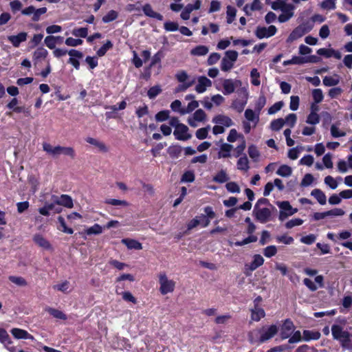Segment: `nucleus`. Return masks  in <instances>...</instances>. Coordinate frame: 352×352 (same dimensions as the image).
<instances>
[{
	"instance_id": "obj_1",
	"label": "nucleus",
	"mask_w": 352,
	"mask_h": 352,
	"mask_svg": "<svg viewBox=\"0 0 352 352\" xmlns=\"http://www.w3.org/2000/svg\"><path fill=\"white\" fill-rule=\"evenodd\" d=\"M279 327L276 324L264 325L248 333V338L252 344H261L272 339L278 332Z\"/></svg>"
},
{
	"instance_id": "obj_2",
	"label": "nucleus",
	"mask_w": 352,
	"mask_h": 352,
	"mask_svg": "<svg viewBox=\"0 0 352 352\" xmlns=\"http://www.w3.org/2000/svg\"><path fill=\"white\" fill-rule=\"evenodd\" d=\"M331 333L333 339L339 342L343 349L352 352V333L339 324H333Z\"/></svg>"
},
{
	"instance_id": "obj_3",
	"label": "nucleus",
	"mask_w": 352,
	"mask_h": 352,
	"mask_svg": "<svg viewBox=\"0 0 352 352\" xmlns=\"http://www.w3.org/2000/svg\"><path fill=\"white\" fill-rule=\"evenodd\" d=\"M42 146L43 150L54 158L58 157L61 155L68 156L71 159H74L76 157L75 150L71 146H62L60 145L54 146L45 142L43 143Z\"/></svg>"
},
{
	"instance_id": "obj_4",
	"label": "nucleus",
	"mask_w": 352,
	"mask_h": 352,
	"mask_svg": "<svg viewBox=\"0 0 352 352\" xmlns=\"http://www.w3.org/2000/svg\"><path fill=\"white\" fill-rule=\"evenodd\" d=\"M313 28V25L309 22L302 23L293 30L287 38V43H291L294 41L301 38L307 33L309 32Z\"/></svg>"
},
{
	"instance_id": "obj_5",
	"label": "nucleus",
	"mask_w": 352,
	"mask_h": 352,
	"mask_svg": "<svg viewBox=\"0 0 352 352\" xmlns=\"http://www.w3.org/2000/svg\"><path fill=\"white\" fill-rule=\"evenodd\" d=\"M158 281L160 284V292L162 295L172 293L175 287V282L169 279L165 272H160L158 274Z\"/></svg>"
},
{
	"instance_id": "obj_6",
	"label": "nucleus",
	"mask_w": 352,
	"mask_h": 352,
	"mask_svg": "<svg viewBox=\"0 0 352 352\" xmlns=\"http://www.w3.org/2000/svg\"><path fill=\"white\" fill-rule=\"evenodd\" d=\"M238 58V52L234 50H228L221 61L220 68L223 72L231 70Z\"/></svg>"
},
{
	"instance_id": "obj_7",
	"label": "nucleus",
	"mask_w": 352,
	"mask_h": 352,
	"mask_svg": "<svg viewBox=\"0 0 352 352\" xmlns=\"http://www.w3.org/2000/svg\"><path fill=\"white\" fill-rule=\"evenodd\" d=\"M263 263L264 258L261 254H254L252 257V261L244 265L243 274L246 276H252V272L263 265Z\"/></svg>"
},
{
	"instance_id": "obj_8",
	"label": "nucleus",
	"mask_w": 352,
	"mask_h": 352,
	"mask_svg": "<svg viewBox=\"0 0 352 352\" xmlns=\"http://www.w3.org/2000/svg\"><path fill=\"white\" fill-rule=\"evenodd\" d=\"M272 208H261L254 206L253 212L256 219L261 223H265L269 221L273 220Z\"/></svg>"
},
{
	"instance_id": "obj_9",
	"label": "nucleus",
	"mask_w": 352,
	"mask_h": 352,
	"mask_svg": "<svg viewBox=\"0 0 352 352\" xmlns=\"http://www.w3.org/2000/svg\"><path fill=\"white\" fill-rule=\"evenodd\" d=\"M120 226V223L116 220H111L107 224L103 226H100L98 223H95L94 226L88 228L86 230V234L87 235L91 234H101L104 230L110 228H118Z\"/></svg>"
},
{
	"instance_id": "obj_10",
	"label": "nucleus",
	"mask_w": 352,
	"mask_h": 352,
	"mask_svg": "<svg viewBox=\"0 0 352 352\" xmlns=\"http://www.w3.org/2000/svg\"><path fill=\"white\" fill-rule=\"evenodd\" d=\"M276 205L280 209L278 219L281 221L297 212V209L293 208L287 201H277Z\"/></svg>"
},
{
	"instance_id": "obj_11",
	"label": "nucleus",
	"mask_w": 352,
	"mask_h": 352,
	"mask_svg": "<svg viewBox=\"0 0 352 352\" xmlns=\"http://www.w3.org/2000/svg\"><path fill=\"white\" fill-rule=\"evenodd\" d=\"M0 342L4 344L6 349L10 352H22V346H14L8 332L3 328H0Z\"/></svg>"
},
{
	"instance_id": "obj_12",
	"label": "nucleus",
	"mask_w": 352,
	"mask_h": 352,
	"mask_svg": "<svg viewBox=\"0 0 352 352\" xmlns=\"http://www.w3.org/2000/svg\"><path fill=\"white\" fill-rule=\"evenodd\" d=\"M223 89L222 92L224 95H230L234 92L235 89L241 85V81L239 80L221 79Z\"/></svg>"
},
{
	"instance_id": "obj_13",
	"label": "nucleus",
	"mask_w": 352,
	"mask_h": 352,
	"mask_svg": "<svg viewBox=\"0 0 352 352\" xmlns=\"http://www.w3.org/2000/svg\"><path fill=\"white\" fill-rule=\"evenodd\" d=\"M277 29L274 25H270L268 28L258 26L255 31L256 36L262 39L263 38H269L276 34Z\"/></svg>"
},
{
	"instance_id": "obj_14",
	"label": "nucleus",
	"mask_w": 352,
	"mask_h": 352,
	"mask_svg": "<svg viewBox=\"0 0 352 352\" xmlns=\"http://www.w3.org/2000/svg\"><path fill=\"white\" fill-rule=\"evenodd\" d=\"M47 8L43 7L40 8H35L33 6H30L23 9V15L32 16V20L38 21L42 14H45Z\"/></svg>"
},
{
	"instance_id": "obj_15",
	"label": "nucleus",
	"mask_w": 352,
	"mask_h": 352,
	"mask_svg": "<svg viewBox=\"0 0 352 352\" xmlns=\"http://www.w3.org/2000/svg\"><path fill=\"white\" fill-rule=\"evenodd\" d=\"M294 10L295 6L292 4L283 5V7L280 10L282 13L278 17V21L280 23H285L288 21L291 18L294 16Z\"/></svg>"
},
{
	"instance_id": "obj_16",
	"label": "nucleus",
	"mask_w": 352,
	"mask_h": 352,
	"mask_svg": "<svg viewBox=\"0 0 352 352\" xmlns=\"http://www.w3.org/2000/svg\"><path fill=\"white\" fill-rule=\"evenodd\" d=\"M188 128L186 125L182 124L179 127L175 129L173 135L177 140L186 141L192 138L191 134L188 133Z\"/></svg>"
},
{
	"instance_id": "obj_17",
	"label": "nucleus",
	"mask_w": 352,
	"mask_h": 352,
	"mask_svg": "<svg viewBox=\"0 0 352 352\" xmlns=\"http://www.w3.org/2000/svg\"><path fill=\"white\" fill-rule=\"evenodd\" d=\"M52 201L56 203L60 207V206H63L67 208H72L74 206L73 200L68 195H62L60 197L52 195Z\"/></svg>"
},
{
	"instance_id": "obj_18",
	"label": "nucleus",
	"mask_w": 352,
	"mask_h": 352,
	"mask_svg": "<svg viewBox=\"0 0 352 352\" xmlns=\"http://www.w3.org/2000/svg\"><path fill=\"white\" fill-rule=\"evenodd\" d=\"M294 328V324L290 319L285 320L280 328L281 338L285 340L289 338Z\"/></svg>"
},
{
	"instance_id": "obj_19",
	"label": "nucleus",
	"mask_w": 352,
	"mask_h": 352,
	"mask_svg": "<svg viewBox=\"0 0 352 352\" xmlns=\"http://www.w3.org/2000/svg\"><path fill=\"white\" fill-rule=\"evenodd\" d=\"M61 210V208L53 201L52 203H45L43 207L39 208L40 214L44 216L50 215L51 211L59 213Z\"/></svg>"
},
{
	"instance_id": "obj_20",
	"label": "nucleus",
	"mask_w": 352,
	"mask_h": 352,
	"mask_svg": "<svg viewBox=\"0 0 352 352\" xmlns=\"http://www.w3.org/2000/svg\"><path fill=\"white\" fill-rule=\"evenodd\" d=\"M212 86V81L204 76H199L197 84L195 87V91L199 94L205 92L208 87Z\"/></svg>"
},
{
	"instance_id": "obj_21",
	"label": "nucleus",
	"mask_w": 352,
	"mask_h": 352,
	"mask_svg": "<svg viewBox=\"0 0 352 352\" xmlns=\"http://www.w3.org/2000/svg\"><path fill=\"white\" fill-rule=\"evenodd\" d=\"M68 54L70 56L68 63L72 64L76 69H79L80 63L76 58H82L83 54L77 50L72 49L69 50Z\"/></svg>"
},
{
	"instance_id": "obj_22",
	"label": "nucleus",
	"mask_w": 352,
	"mask_h": 352,
	"mask_svg": "<svg viewBox=\"0 0 352 352\" xmlns=\"http://www.w3.org/2000/svg\"><path fill=\"white\" fill-rule=\"evenodd\" d=\"M212 122L217 124H221L226 127L231 126L234 124L232 119L225 115H217L212 118Z\"/></svg>"
},
{
	"instance_id": "obj_23",
	"label": "nucleus",
	"mask_w": 352,
	"mask_h": 352,
	"mask_svg": "<svg viewBox=\"0 0 352 352\" xmlns=\"http://www.w3.org/2000/svg\"><path fill=\"white\" fill-rule=\"evenodd\" d=\"M248 92L246 90H244V97L243 99H236L232 103V107L236 110L239 113H241L243 111L245 106L247 104L248 101Z\"/></svg>"
},
{
	"instance_id": "obj_24",
	"label": "nucleus",
	"mask_w": 352,
	"mask_h": 352,
	"mask_svg": "<svg viewBox=\"0 0 352 352\" xmlns=\"http://www.w3.org/2000/svg\"><path fill=\"white\" fill-rule=\"evenodd\" d=\"M244 116L249 122H252L254 124V127H255L259 122L260 114L251 109H247L245 111Z\"/></svg>"
},
{
	"instance_id": "obj_25",
	"label": "nucleus",
	"mask_w": 352,
	"mask_h": 352,
	"mask_svg": "<svg viewBox=\"0 0 352 352\" xmlns=\"http://www.w3.org/2000/svg\"><path fill=\"white\" fill-rule=\"evenodd\" d=\"M142 10H143L144 14L147 16H149V17L153 18V19H156L159 21L163 20V16L161 14L155 12L153 10L151 6L148 3L145 4L142 7Z\"/></svg>"
},
{
	"instance_id": "obj_26",
	"label": "nucleus",
	"mask_w": 352,
	"mask_h": 352,
	"mask_svg": "<svg viewBox=\"0 0 352 352\" xmlns=\"http://www.w3.org/2000/svg\"><path fill=\"white\" fill-rule=\"evenodd\" d=\"M265 313L263 309L255 305L254 307L251 309V319L253 321L258 322L261 318H264Z\"/></svg>"
},
{
	"instance_id": "obj_27",
	"label": "nucleus",
	"mask_w": 352,
	"mask_h": 352,
	"mask_svg": "<svg viewBox=\"0 0 352 352\" xmlns=\"http://www.w3.org/2000/svg\"><path fill=\"white\" fill-rule=\"evenodd\" d=\"M233 148V146L230 144L223 143L220 146V150L218 153V158H226L230 157V151Z\"/></svg>"
},
{
	"instance_id": "obj_28",
	"label": "nucleus",
	"mask_w": 352,
	"mask_h": 352,
	"mask_svg": "<svg viewBox=\"0 0 352 352\" xmlns=\"http://www.w3.org/2000/svg\"><path fill=\"white\" fill-rule=\"evenodd\" d=\"M182 151L183 148L178 144L171 145L167 148V153L172 159H177Z\"/></svg>"
},
{
	"instance_id": "obj_29",
	"label": "nucleus",
	"mask_w": 352,
	"mask_h": 352,
	"mask_svg": "<svg viewBox=\"0 0 352 352\" xmlns=\"http://www.w3.org/2000/svg\"><path fill=\"white\" fill-rule=\"evenodd\" d=\"M86 142L93 146L97 147L100 151L103 153H107L108 151V148L105 145L104 143L100 142L94 138L88 137L86 138Z\"/></svg>"
},
{
	"instance_id": "obj_30",
	"label": "nucleus",
	"mask_w": 352,
	"mask_h": 352,
	"mask_svg": "<svg viewBox=\"0 0 352 352\" xmlns=\"http://www.w3.org/2000/svg\"><path fill=\"white\" fill-rule=\"evenodd\" d=\"M311 195L313 196L320 205L326 204L327 197L320 189H314L311 192Z\"/></svg>"
},
{
	"instance_id": "obj_31",
	"label": "nucleus",
	"mask_w": 352,
	"mask_h": 352,
	"mask_svg": "<svg viewBox=\"0 0 352 352\" xmlns=\"http://www.w3.org/2000/svg\"><path fill=\"white\" fill-rule=\"evenodd\" d=\"M230 177L226 170H221L214 177L212 180L219 184H223L229 181Z\"/></svg>"
},
{
	"instance_id": "obj_32",
	"label": "nucleus",
	"mask_w": 352,
	"mask_h": 352,
	"mask_svg": "<svg viewBox=\"0 0 352 352\" xmlns=\"http://www.w3.org/2000/svg\"><path fill=\"white\" fill-rule=\"evenodd\" d=\"M28 183L30 185L32 192L34 193L38 190L39 185L38 176L34 174L29 175L28 177Z\"/></svg>"
},
{
	"instance_id": "obj_33",
	"label": "nucleus",
	"mask_w": 352,
	"mask_h": 352,
	"mask_svg": "<svg viewBox=\"0 0 352 352\" xmlns=\"http://www.w3.org/2000/svg\"><path fill=\"white\" fill-rule=\"evenodd\" d=\"M320 337V332L317 331L305 330L303 331V338L305 341L316 340Z\"/></svg>"
},
{
	"instance_id": "obj_34",
	"label": "nucleus",
	"mask_w": 352,
	"mask_h": 352,
	"mask_svg": "<svg viewBox=\"0 0 352 352\" xmlns=\"http://www.w3.org/2000/svg\"><path fill=\"white\" fill-rule=\"evenodd\" d=\"M48 52L44 47H38L34 52V59L37 63L47 58Z\"/></svg>"
},
{
	"instance_id": "obj_35",
	"label": "nucleus",
	"mask_w": 352,
	"mask_h": 352,
	"mask_svg": "<svg viewBox=\"0 0 352 352\" xmlns=\"http://www.w3.org/2000/svg\"><path fill=\"white\" fill-rule=\"evenodd\" d=\"M53 289L67 294L71 292L70 283L67 280H64L60 283L54 285Z\"/></svg>"
},
{
	"instance_id": "obj_36",
	"label": "nucleus",
	"mask_w": 352,
	"mask_h": 352,
	"mask_svg": "<svg viewBox=\"0 0 352 352\" xmlns=\"http://www.w3.org/2000/svg\"><path fill=\"white\" fill-rule=\"evenodd\" d=\"M208 47L206 45H197L190 51V54L192 56H204L208 53Z\"/></svg>"
},
{
	"instance_id": "obj_37",
	"label": "nucleus",
	"mask_w": 352,
	"mask_h": 352,
	"mask_svg": "<svg viewBox=\"0 0 352 352\" xmlns=\"http://www.w3.org/2000/svg\"><path fill=\"white\" fill-rule=\"evenodd\" d=\"M237 168L241 170L247 171L249 168V161L245 155L239 157L237 161Z\"/></svg>"
},
{
	"instance_id": "obj_38",
	"label": "nucleus",
	"mask_w": 352,
	"mask_h": 352,
	"mask_svg": "<svg viewBox=\"0 0 352 352\" xmlns=\"http://www.w3.org/2000/svg\"><path fill=\"white\" fill-rule=\"evenodd\" d=\"M46 311L55 318L60 320L67 319V316L62 311L52 307L47 308Z\"/></svg>"
},
{
	"instance_id": "obj_39",
	"label": "nucleus",
	"mask_w": 352,
	"mask_h": 352,
	"mask_svg": "<svg viewBox=\"0 0 352 352\" xmlns=\"http://www.w3.org/2000/svg\"><path fill=\"white\" fill-rule=\"evenodd\" d=\"M118 17V12L116 10H110L104 16H103L102 21L104 23H110Z\"/></svg>"
},
{
	"instance_id": "obj_40",
	"label": "nucleus",
	"mask_w": 352,
	"mask_h": 352,
	"mask_svg": "<svg viewBox=\"0 0 352 352\" xmlns=\"http://www.w3.org/2000/svg\"><path fill=\"white\" fill-rule=\"evenodd\" d=\"M292 173V169L287 165H281L276 171V174L281 177H289Z\"/></svg>"
},
{
	"instance_id": "obj_41",
	"label": "nucleus",
	"mask_w": 352,
	"mask_h": 352,
	"mask_svg": "<svg viewBox=\"0 0 352 352\" xmlns=\"http://www.w3.org/2000/svg\"><path fill=\"white\" fill-rule=\"evenodd\" d=\"M251 83L254 86H259L261 85L260 74L258 69L254 68L250 72Z\"/></svg>"
},
{
	"instance_id": "obj_42",
	"label": "nucleus",
	"mask_w": 352,
	"mask_h": 352,
	"mask_svg": "<svg viewBox=\"0 0 352 352\" xmlns=\"http://www.w3.org/2000/svg\"><path fill=\"white\" fill-rule=\"evenodd\" d=\"M199 107V102L197 100H192L190 102L186 108L182 109L181 111V115H185L192 112L195 109Z\"/></svg>"
},
{
	"instance_id": "obj_43",
	"label": "nucleus",
	"mask_w": 352,
	"mask_h": 352,
	"mask_svg": "<svg viewBox=\"0 0 352 352\" xmlns=\"http://www.w3.org/2000/svg\"><path fill=\"white\" fill-rule=\"evenodd\" d=\"M113 47V43L110 40H107L106 43L101 46L97 51V55L100 57L105 55L107 52Z\"/></svg>"
},
{
	"instance_id": "obj_44",
	"label": "nucleus",
	"mask_w": 352,
	"mask_h": 352,
	"mask_svg": "<svg viewBox=\"0 0 352 352\" xmlns=\"http://www.w3.org/2000/svg\"><path fill=\"white\" fill-rule=\"evenodd\" d=\"M285 124V120L283 118L274 120L270 123V129L272 131H278L283 128Z\"/></svg>"
},
{
	"instance_id": "obj_45",
	"label": "nucleus",
	"mask_w": 352,
	"mask_h": 352,
	"mask_svg": "<svg viewBox=\"0 0 352 352\" xmlns=\"http://www.w3.org/2000/svg\"><path fill=\"white\" fill-rule=\"evenodd\" d=\"M265 104H266L265 97L263 95L260 96L258 97V100L255 102L254 111L260 114L262 109L265 107Z\"/></svg>"
},
{
	"instance_id": "obj_46",
	"label": "nucleus",
	"mask_w": 352,
	"mask_h": 352,
	"mask_svg": "<svg viewBox=\"0 0 352 352\" xmlns=\"http://www.w3.org/2000/svg\"><path fill=\"white\" fill-rule=\"evenodd\" d=\"M195 176L192 170H187L184 173L181 177V182H193L195 181Z\"/></svg>"
},
{
	"instance_id": "obj_47",
	"label": "nucleus",
	"mask_w": 352,
	"mask_h": 352,
	"mask_svg": "<svg viewBox=\"0 0 352 352\" xmlns=\"http://www.w3.org/2000/svg\"><path fill=\"white\" fill-rule=\"evenodd\" d=\"M236 10L235 9V8L231 6H228L226 11L228 23L230 24L234 21L236 16Z\"/></svg>"
},
{
	"instance_id": "obj_48",
	"label": "nucleus",
	"mask_w": 352,
	"mask_h": 352,
	"mask_svg": "<svg viewBox=\"0 0 352 352\" xmlns=\"http://www.w3.org/2000/svg\"><path fill=\"white\" fill-rule=\"evenodd\" d=\"M306 122L312 125L317 124L320 122V116L316 112L311 111L307 118Z\"/></svg>"
},
{
	"instance_id": "obj_49",
	"label": "nucleus",
	"mask_w": 352,
	"mask_h": 352,
	"mask_svg": "<svg viewBox=\"0 0 352 352\" xmlns=\"http://www.w3.org/2000/svg\"><path fill=\"white\" fill-rule=\"evenodd\" d=\"M323 84L327 87H332L337 85L340 80L338 78H334L333 76H327L323 78Z\"/></svg>"
},
{
	"instance_id": "obj_50",
	"label": "nucleus",
	"mask_w": 352,
	"mask_h": 352,
	"mask_svg": "<svg viewBox=\"0 0 352 352\" xmlns=\"http://www.w3.org/2000/svg\"><path fill=\"white\" fill-rule=\"evenodd\" d=\"M105 204L115 206H128L129 204L124 200H120L116 199H108L104 201Z\"/></svg>"
},
{
	"instance_id": "obj_51",
	"label": "nucleus",
	"mask_w": 352,
	"mask_h": 352,
	"mask_svg": "<svg viewBox=\"0 0 352 352\" xmlns=\"http://www.w3.org/2000/svg\"><path fill=\"white\" fill-rule=\"evenodd\" d=\"M162 92V89L160 86L155 85L151 87L148 92L147 96L150 99H154L156 96H157Z\"/></svg>"
},
{
	"instance_id": "obj_52",
	"label": "nucleus",
	"mask_w": 352,
	"mask_h": 352,
	"mask_svg": "<svg viewBox=\"0 0 352 352\" xmlns=\"http://www.w3.org/2000/svg\"><path fill=\"white\" fill-rule=\"evenodd\" d=\"M170 116V111L168 110H162L155 114V120L157 122H164L167 120Z\"/></svg>"
},
{
	"instance_id": "obj_53",
	"label": "nucleus",
	"mask_w": 352,
	"mask_h": 352,
	"mask_svg": "<svg viewBox=\"0 0 352 352\" xmlns=\"http://www.w3.org/2000/svg\"><path fill=\"white\" fill-rule=\"evenodd\" d=\"M72 34L76 37L86 38L88 34L87 28H80L74 29Z\"/></svg>"
},
{
	"instance_id": "obj_54",
	"label": "nucleus",
	"mask_w": 352,
	"mask_h": 352,
	"mask_svg": "<svg viewBox=\"0 0 352 352\" xmlns=\"http://www.w3.org/2000/svg\"><path fill=\"white\" fill-rule=\"evenodd\" d=\"M312 96L316 104L320 103L323 100L322 91L320 89H315L312 91Z\"/></svg>"
},
{
	"instance_id": "obj_55",
	"label": "nucleus",
	"mask_w": 352,
	"mask_h": 352,
	"mask_svg": "<svg viewBox=\"0 0 352 352\" xmlns=\"http://www.w3.org/2000/svg\"><path fill=\"white\" fill-rule=\"evenodd\" d=\"M210 129V126L206 127L201 128L197 130L195 133V135L199 140L206 139L208 136V131Z\"/></svg>"
},
{
	"instance_id": "obj_56",
	"label": "nucleus",
	"mask_w": 352,
	"mask_h": 352,
	"mask_svg": "<svg viewBox=\"0 0 352 352\" xmlns=\"http://www.w3.org/2000/svg\"><path fill=\"white\" fill-rule=\"evenodd\" d=\"M284 103L283 101H278L275 102L272 106L268 109V114L272 115L280 111L283 107Z\"/></svg>"
},
{
	"instance_id": "obj_57",
	"label": "nucleus",
	"mask_w": 352,
	"mask_h": 352,
	"mask_svg": "<svg viewBox=\"0 0 352 352\" xmlns=\"http://www.w3.org/2000/svg\"><path fill=\"white\" fill-rule=\"evenodd\" d=\"M8 40L14 47H19L22 42V32L18 33L16 36H8Z\"/></svg>"
},
{
	"instance_id": "obj_58",
	"label": "nucleus",
	"mask_w": 352,
	"mask_h": 352,
	"mask_svg": "<svg viewBox=\"0 0 352 352\" xmlns=\"http://www.w3.org/2000/svg\"><path fill=\"white\" fill-rule=\"evenodd\" d=\"M227 190L232 193L240 192V188L239 185L234 182H228L226 185Z\"/></svg>"
},
{
	"instance_id": "obj_59",
	"label": "nucleus",
	"mask_w": 352,
	"mask_h": 352,
	"mask_svg": "<svg viewBox=\"0 0 352 352\" xmlns=\"http://www.w3.org/2000/svg\"><path fill=\"white\" fill-rule=\"evenodd\" d=\"M45 45L50 50H54L56 45V41H55L54 36H47L44 40Z\"/></svg>"
},
{
	"instance_id": "obj_60",
	"label": "nucleus",
	"mask_w": 352,
	"mask_h": 352,
	"mask_svg": "<svg viewBox=\"0 0 352 352\" xmlns=\"http://www.w3.org/2000/svg\"><path fill=\"white\" fill-rule=\"evenodd\" d=\"M248 154L249 156L254 160H256L260 156L258 150L257 149L256 146L253 144L248 147Z\"/></svg>"
},
{
	"instance_id": "obj_61",
	"label": "nucleus",
	"mask_w": 352,
	"mask_h": 352,
	"mask_svg": "<svg viewBox=\"0 0 352 352\" xmlns=\"http://www.w3.org/2000/svg\"><path fill=\"white\" fill-rule=\"evenodd\" d=\"M192 117L197 122H203L206 120V114L204 110L199 109L193 113Z\"/></svg>"
},
{
	"instance_id": "obj_62",
	"label": "nucleus",
	"mask_w": 352,
	"mask_h": 352,
	"mask_svg": "<svg viewBox=\"0 0 352 352\" xmlns=\"http://www.w3.org/2000/svg\"><path fill=\"white\" fill-rule=\"evenodd\" d=\"M285 124H287L290 127H294L296 123L297 116L295 113H289L285 118Z\"/></svg>"
},
{
	"instance_id": "obj_63",
	"label": "nucleus",
	"mask_w": 352,
	"mask_h": 352,
	"mask_svg": "<svg viewBox=\"0 0 352 352\" xmlns=\"http://www.w3.org/2000/svg\"><path fill=\"white\" fill-rule=\"evenodd\" d=\"M276 252L277 248L275 245L267 246L263 250V254L267 258L274 256Z\"/></svg>"
},
{
	"instance_id": "obj_64",
	"label": "nucleus",
	"mask_w": 352,
	"mask_h": 352,
	"mask_svg": "<svg viewBox=\"0 0 352 352\" xmlns=\"http://www.w3.org/2000/svg\"><path fill=\"white\" fill-rule=\"evenodd\" d=\"M300 98L298 96H292L290 98L289 109L296 111L299 107Z\"/></svg>"
}]
</instances>
